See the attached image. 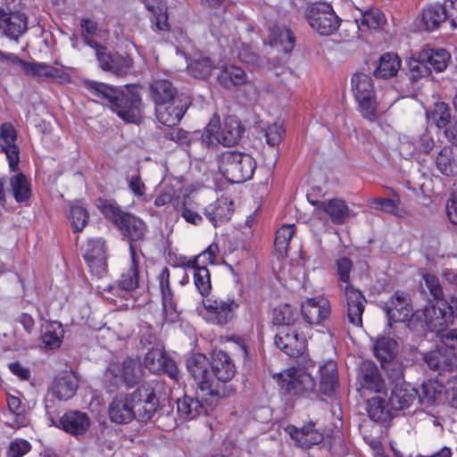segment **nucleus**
Instances as JSON below:
<instances>
[{"instance_id": "1", "label": "nucleus", "mask_w": 457, "mask_h": 457, "mask_svg": "<svg viewBox=\"0 0 457 457\" xmlns=\"http://www.w3.org/2000/svg\"><path fill=\"white\" fill-rule=\"evenodd\" d=\"M204 357L189 358L187 363L188 372L196 384L195 397L185 395L177 402V409L179 416L184 420H193L198 416L207 414L217 404L223 394L221 389L206 385L204 380Z\"/></svg>"}, {"instance_id": "2", "label": "nucleus", "mask_w": 457, "mask_h": 457, "mask_svg": "<svg viewBox=\"0 0 457 457\" xmlns=\"http://www.w3.org/2000/svg\"><path fill=\"white\" fill-rule=\"evenodd\" d=\"M86 87L96 96L108 100L112 110L127 122H137L140 117L141 97L137 92L121 93L119 89L97 81H87Z\"/></svg>"}, {"instance_id": "3", "label": "nucleus", "mask_w": 457, "mask_h": 457, "mask_svg": "<svg viewBox=\"0 0 457 457\" xmlns=\"http://www.w3.org/2000/svg\"><path fill=\"white\" fill-rule=\"evenodd\" d=\"M352 268L353 262L346 257L336 261L337 276L341 283L340 288L345 292L348 320L353 326L361 327L366 299L360 290L350 285Z\"/></svg>"}, {"instance_id": "4", "label": "nucleus", "mask_w": 457, "mask_h": 457, "mask_svg": "<svg viewBox=\"0 0 457 457\" xmlns=\"http://www.w3.org/2000/svg\"><path fill=\"white\" fill-rule=\"evenodd\" d=\"M245 133V127L235 116L226 117L220 122L218 115H213L202 134V141L207 146L221 145L230 147L238 144Z\"/></svg>"}, {"instance_id": "5", "label": "nucleus", "mask_w": 457, "mask_h": 457, "mask_svg": "<svg viewBox=\"0 0 457 457\" xmlns=\"http://www.w3.org/2000/svg\"><path fill=\"white\" fill-rule=\"evenodd\" d=\"M256 165L255 159L243 152L226 151L218 158L219 171L231 183H243L251 179Z\"/></svg>"}, {"instance_id": "6", "label": "nucleus", "mask_w": 457, "mask_h": 457, "mask_svg": "<svg viewBox=\"0 0 457 457\" xmlns=\"http://www.w3.org/2000/svg\"><path fill=\"white\" fill-rule=\"evenodd\" d=\"M96 205L106 218L119 227L123 236L129 241L137 242L145 238L147 226L142 219L120 210L113 204L104 199H98Z\"/></svg>"}, {"instance_id": "7", "label": "nucleus", "mask_w": 457, "mask_h": 457, "mask_svg": "<svg viewBox=\"0 0 457 457\" xmlns=\"http://www.w3.org/2000/svg\"><path fill=\"white\" fill-rule=\"evenodd\" d=\"M197 356L204 357L206 361L204 374L206 385L209 384L212 387L221 389L223 394L220 395V399L227 396L230 391L225 384L234 377L236 371L235 365L230 357L222 351L213 352L211 362L212 370L210 371V362L204 354L195 353L190 358Z\"/></svg>"}, {"instance_id": "8", "label": "nucleus", "mask_w": 457, "mask_h": 457, "mask_svg": "<svg viewBox=\"0 0 457 457\" xmlns=\"http://www.w3.org/2000/svg\"><path fill=\"white\" fill-rule=\"evenodd\" d=\"M351 84L361 115L368 120H376L380 103L377 99L371 77L364 73H355L352 77Z\"/></svg>"}, {"instance_id": "9", "label": "nucleus", "mask_w": 457, "mask_h": 457, "mask_svg": "<svg viewBox=\"0 0 457 457\" xmlns=\"http://www.w3.org/2000/svg\"><path fill=\"white\" fill-rule=\"evenodd\" d=\"M143 376L141 363L137 359L120 356L113 358L108 364L104 378L112 385H125L132 387Z\"/></svg>"}, {"instance_id": "10", "label": "nucleus", "mask_w": 457, "mask_h": 457, "mask_svg": "<svg viewBox=\"0 0 457 457\" xmlns=\"http://www.w3.org/2000/svg\"><path fill=\"white\" fill-rule=\"evenodd\" d=\"M281 394L291 396L303 395L311 393L315 387V380L302 367H290L274 375Z\"/></svg>"}, {"instance_id": "11", "label": "nucleus", "mask_w": 457, "mask_h": 457, "mask_svg": "<svg viewBox=\"0 0 457 457\" xmlns=\"http://www.w3.org/2000/svg\"><path fill=\"white\" fill-rule=\"evenodd\" d=\"M305 16L310 27L321 36H329L340 26V19L333 7L326 2L312 4L306 9Z\"/></svg>"}, {"instance_id": "12", "label": "nucleus", "mask_w": 457, "mask_h": 457, "mask_svg": "<svg viewBox=\"0 0 457 457\" xmlns=\"http://www.w3.org/2000/svg\"><path fill=\"white\" fill-rule=\"evenodd\" d=\"M237 308V303L231 298H207L203 300L196 312L208 323L224 325L232 320L233 312Z\"/></svg>"}, {"instance_id": "13", "label": "nucleus", "mask_w": 457, "mask_h": 457, "mask_svg": "<svg viewBox=\"0 0 457 457\" xmlns=\"http://www.w3.org/2000/svg\"><path fill=\"white\" fill-rule=\"evenodd\" d=\"M425 316L428 326L434 329L442 330L453 324L457 319V297L453 296L449 302H437L425 307Z\"/></svg>"}, {"instance_id": "14", "label": "nucleus", "mask_w": 457, "mask_h": 457, "mask_svg": "<svg viewBox=\"0 0 457 457\" xmlns=\"http://www.w3.org/2000/svg\"><path fill=\"white\" fill-rule=\"evenodd\" d=\"M132 396L135 420L141 422L150 420L158 406L154 387L150 384H144L132 392Z\"/></svg>"}, {"instance_id": "15", "label": "nucleus", "mask_w": 457, "mask_h": 457, "mask_svg": "<svg viewBox=\"0 0 457 457\" xmlns=\"http://www.w3.org/2000/svg\"><path fill=\"white\" fill-rule=\"evenodd\" d=\"M275 345L291 357L303 355L306 350V338L295 327H279L275 337Z\"/></svg>"}, {"instance_id": "16", "label": "nucleus", "mask_w": 457, "mask_h": 457, "mask_svg": "<svg viewBox=\"0 0 457 457\" xmlns=\"http://www.w3.org/2000/svg\"><path fill=\"white\" fill-rule=\"evenodd\" d=\"M233 47L237 52V57L246 65L253 68H267L269 70H275V75L280 76L287 72V68L283 65H279L278 60L270 62L269 59L259 56L253 50L252 46L241 42L239 39H235L233 42Z\"/></svg>"}, {"instance_id": "17", "label": "nucleus", "mask_w": 457, "mask_h": 457, "mask_svg": "<svg viewBox=\"0 0 457 457\" xmlns=\"http://www.w3.org/2000/svg\"><path fill=\"white\" fill-rule=\"evenodd\" d=\"M423 314H425V307L416 311L411 316L410 326L417 330L435 332L441 343L451 350L453 354H455L457 353V328L447 329V328H444L440 331L434 329L428 326L427 315Z\"/></svg>"}, {"instance_id": "18", "label": "nucleus", "mask_w": 457, "mask_h": 457, "mask_svg": "<svg viewBox=\"0 0 457 457\" xmlns=\"http://www.w3.org/2000/svg\"><path fill=\"white\" fill-rule=\"evenodd\" d=\"M385 311L388 317L389 323L391 322H408V327L417 332V330L410 326L411 316V306L410 298L407 294L403 292H395L391 296L390 300L386 303Z\"/></svg>"}, {"instance_id": "19", "label": "nucleus", "mask_w": 457, "mask_h": 457, "mask_svg": "<svg viewBox=\"0 0 457 457\" xmlns=\"http://www.w3.org/2000/svg\"><path fill=\"white\" fill-rule=\"evenodd\" d=\"M331 312L330 303L322 296L307 298L301 305L303 319L310 325H319L328 318Z\"/></svg>"}, {"instance_id": "20", "label": "nucleus", "mask_w": 457, "mask_h": 457, "mask_svg": "<svg viewBox=\"0 0 457 457\" xmlns=\"http://www.w3.org/2000/svg\"><path fill=\"white\" fill-rule=\"evenodd\" d=\"M144 363L152 373L163 372L168 374L170 378L178 379L179 370L175 361L160 348L149 350L145 354Z\"/></svg>"}, {"instance_id": "21", "label": "nucleus", "mask_w": 457, "mask_h": 457, "mask_svg": "<svg viewBox=\"0 0 457 457\" xmlns=\"http://www.w3.org/2000/svg\"><path fill=\"white\" fill-rule=\"evenodd\" d=\"M0 29L10 39L16 41L28 29L27 16L20 12H8L0 7Z\"/></svg>"}, {"instance_id": "22", "label": "nucleus", "mask_w": 457, "mask_h": 457, "mask_svg": "<svg viewBox=\"0 0 457 457\" xmlns=\"http://www.w3.org/2000/svg\"><path fill=\"white\" fill-rule=\"evenodd\" d=\"M317 215L326 213L334 224H344L349 218L354 215L353 212L338 198L328 201L312 202Z\"/></svg>"}, {"instance_id": "23", "label": "nucleus", "mask_w": 457, "mask_h": 457, "mask_svg": "<svg viewBox=\"0 0 457 457\" xmlns=\"http://www.w3.org/2000/svg\"><path fill=\"white\" fill-rule=\"evenodd\" d=\"M108 413L111 420L119 424H127L135 420L132 393L120 394L113 397Z\"/></svg>"}, {"instance_id": "24", "label": "nucleus", "mask_w": 457, "mask_h": 457, "mask_svg": "<svg viewBox=\"0 0 457 457\" xmlns=\"http://www.w3.org/2000/svg\"><path fill=\"white\" fill-rule=\"evenodd\" d=\"M96 57L102 70L120 77L127 75L132 68V59L128 56L111 54L104 48L96 50Z\"/></svg>"}, {"instance_id": "25", "label": "nucleus", "mask_w": 457, "mask_h": 457, "mask_svg": "<svg viewBox=\"0 0 457 457\" xmlns=\"http://www.w3.org/2000/svg\"><path fill=\"white\" fill-rule=\"evenodd\" d=\"M357 380L362 389L378 394H381L386 390V382L381 378L377 366L371 361H365L361 363Z\"/></svg>"}, {"instance_id": "26", "label": "nucleus", "mask_w": 457, "mask_h": 457, "mask_svg": "<svg viewBox=\"0 0 457 457\" xmlns=\"http://www.w3.org/2000/svg\"><path fill=\"white\" fill-rule=\"evenodd\" d=\"M83 256L91 271L101 275L105 271L106 258L104 243L102 239H91L83 246Z\"/></svg>"}, {"instance_id": "27", "label": "nucleus", "mask_w": 457, "mask_h": 457, "mask_svg": "<svg viewBox=\"0 0 457 457\" xmlns=\"http://www.w3.org/2000/svg\"><path fill=\"white\" fill-rule=\"evenodd\" d=\"M286 432L294 440L295 445L301 448H309L322 442L323 434L315 428L314 423L310 422L298 428L294 425L285 428Z\"/></svg>"}, {"instance_id": "28", "label": "nucleus", "mask_w": 457, "mask_h": 457, "mask_svg": "<svg viewBox=\"0 0 457 457\" xmlns=\"http://www.w3.org/2000/svg\"><path fill=\"white\" fill-rule=\"evenodd\" d=\"M0 137L3 140L0 148L6 155L9 167L11 170H16L20 161V151L15 145L17 133L12 124L5 122L1 125Z\"/></svg>"}, {"instance_id": "29", "label": "nucleus", "mask_w": 457, "mask_h": 457, "mask_svg": "<svg viewBox=\"0 0 457 457\" xmlns=\"http://www.w3.org/2000/svg\"><path fill=\"white\" fill-rule=\"evenodd\" d=\"M7 409L0 413V420L12 428H20L28 424L25 407L19 397L8 395Z\"/></svg>"}, {"instance_id": "30", "label": "nucleus", "mask_w": 457, "mask_h": 457, "mask_svg": "<svg viewBox=\"0 0 457 457\" xmlns=\"http://www.w3.org/2000/svg\"><path fill=\"white\" fill-rule=\"evenodd\" d=\"M445 3L430 4L422 9L420 14V27L426 31H434L447 21Z\"/></svg>"}, {"instance_id": "31", "label": "nucleus", "mask_w": 457, "mask_h": 457, "mask_svg": "<svg viewBox=\"0 0 457 457\" xmlns=\"http://www.w3.org/2000/svg\"><path fill=\"white\" fill-rule=\"evenodd\" d=\"M59 423L65 432L77 436L84 435L87 431L91 420L86 412L71 411L61 417Z\"/></svg>"}, {"instance_id": "32", "label": "nucleus", "mask_w": 457, "mask_h": 457, "mask_svg": "<svg viewBox=\"0 0 457 457\" xmlns=\"http://www.w3.org/2000/svg\"><path fill=\"white\" fill-rule=\"evenodd\" d=\"M417 396L418 391L414 386L409 383L401 382L392 388L388 400L394 411H402L409 408Z\"/></svg>"}, {"instance_id": "33", "label": "nucleus", "mask_w": 457, "mask_h": 457, "mask_svg": "<svg viewBox=\"0 0 457 457\" xmlns=\"http://www.w3.org/2000/svg\"><path fill=\"white\" fill-rule=\"evenodd\" d=\"M159 284L162 293V311L164 319L169 322H174L178 317L176 303L173 300V294L170 288V271L168 269H163L159 275Z\"/></svg>"}, {"instance_id": "34", "label": "nucleus", "mask_w": 457, "mask_h": 457, "mask_svg": "<svg viewBox=\"0 0 457 457\" xmlns=\"http://www.w3.org/2000/svg\"><path fill=\"white\" fill-rule=\"evenodd\" d=\"M141 252L137 253L132 244L129 245V267L121 273L119 286L126 291H132L138 286V262Z\"/></svg>"}, {"instance_id": "35", "label": "nucleus", "mask_w": 457, "mask_h": 457, "mask_svg": "<svg viewBox=\"0 0 457 457\" xmlns=\"http://www.w3.org/2000/svg\"><path fill=\"white\" fill-rule=\"evenodd\" d=\"M357 11L360 12V17H355L354 22L350 25L358 30L361 29V27L377 29L382 28L386 23L383 12L378 8H373L372 4H368L363 9L360 8Z\"/></svg>"}, {"instance_id": "36", "label": "nucleus", "mask_w": 457, "mask_h": 457, "mask_svg": "<svg viewBox=\"0 0 457 457\" xmlns=\"http://www.w3.org/2000/svg\"><path fill=\"white\" fill-rule=\"evenodd\" d=\"M78 385V378L71 372H65L54 378L52 393L59 400L66 401L75 395Z\"/></svg>"}, {"instance_id": "37", "label": "nucleus", "mask_w": 457, "mask_h": 457, "mask_svg": "<svg viewBox=\"0 0 457 457\" xmlns=\"http://www.w3.org/2000/svg\"><path fill=\"white\" fill-rule=\"evenodd\" d=\"M154 105L156 119L160 123L168 127L177 125L185 113V109L179 101Z\"/></svg>"}, {"instance_id": "38", "label": "nucleus", "mask_w": 457, "mask_h": 457, "mask_svg": "<svg viewBox=\"0 0 457 457\" xmlns=\"http://www.w3.org/2000/svg\"><path fill=\"white\" fill-rule=\"evenodd\" d=\"M233 203L227 197L219 198L204 209V214L214 227L228 221L233 212Z\"/></svg>"}, {"instance_id": "39", "label": "nucleus", "mask_w": 457, "mask_h": 457, "mask_svg": "<svg viewBox=\"0 0 457 457\" xmlns=\"http://www.w3.org/2000/svg\"><path fill=\"white\" fill-rule=\"evenodd\" d=\"M150 96L154 104L177 102V90L167 79H154L149 85Z\"/></svg>"}, {"instance_id": "40", "label": "nucleus", "mask_w": 457, "mask_h": 457, "mask_svg": "<svg viewBox=\"0 0 457 457\" xmlns=\"http://www.w3.org/2000/svg\"><path fill=\"white\" fill-rule=\"evenodd\" d=\"M393 408L389 400L381 395L374 396L367 402V412L370 418L375 421L385 422L393 418Z\"/></svg>"}, {"instance_id": "41", "label": "nucleus", "mask_w": 457, "mask_h": 457, "mask_svg": "<svg viewBox=\"0 0 457 457\" xmlns=\"http://www.w3.org/2000/svg\"><path fill=\"white\" fill-rule=\"evenodd\" d=\"M24 72L28 75L41 79H62L64 72L61 68H57L45 62H27L24 63Z\"/></svg>"}, {"instance_id": "42", "label": "nucleus", "mask_w": 457, "mask_h": 457, "mask_svg": "<svg viewBox=\"0 0 457 457\" xmlns=\"http://www.w3.org/2000/svg\"><path fill=\"white\" fill-rule=\"evenodd\" d=\"M438 170L445 176H457V149L445 146L436 160Z\"/></svg>"}, {"instance_id": "43", "label": "nucleus", "mask_w": 457, "mask_h": 457, "mask_svg": "<svg viewBox=\"0 0 457 457\" xmlns=\"http://www.w3.org/2000/svg\"><path fill=\"white\" fill-rule=\"evenodd\" d=\"M218 80L222 86L230 87L246 83L248 77L240 67L224 65L221 67L220 74L218 75Z\"/></svg>"}, {"instance_id": "44", "label": "nucleus", "mask_w": 457, "mask_h": 457, "mask_svg": "<svg viewBox=\"0 0 457 457\" xmlns=\"http://www.w3.org/2000/svg\"><path fill=\"white\" fill-rule=\"evenodd\" d=\"M269 44L279 47L281 52L288 53L293 49L294 37L287 28L275 26L270 29Z\"/></svg>"}, {"instance_id": "45", "label": "nucleus", "mask_w": 457, "mask_h": 457, "mask_svg": "<svg viewBox=\"0 0 457 457\" xmlns=\"http://www.w3.org/2000/svg\"><path fill=\"white\" fill-rule=\"evenodd\" d=\"M10 188L12 196L17 203H23L31 195V184L22 173L12 176L9 179Z\"/></svg>"}, {"instance_id": "46", "label": "nucleus", "mask_w": 457, "mask_h": 457, "mask_svg": "<svg viewBox=\"0 0 457 457\" xmlns=\"http://www.w3.org/2000/svg\"><path fill=\"white\" fill-rule=\"evenodd\" d=\"M420 402L425 404H432L445 400V386L436 380H428L421 386V394L418 393Z\"/></svg>"}, {"instance_id": "47", "label": "nucleus", "mask_w": 457, "mask_h": 457, "mask_svg": "<svg viewBox=\"0 0 457 457\" xmlns=\"http://www.w3.org/2000/svg\"><path fill=\"white\" fill-rule=\"evenodd\" d=\"M420 58L430 65L436 72L443 71L450 60L449 53L443 49H424L420 53Z\"/></svg>"}, {"instance_id": "48", "label": "nucleus", "mask_w": 457, "mask_h": 457, "mask_svg": "<svg viewBox=\"0 0 457 457\" xmlns=\"http://www.w3.org/2000/svg\"><path fill=\"white\" fill-rule=\"evenodd\" d=\"M338 383L337 368L334 361H328L320 368V389L323 394L332 395Z\"/></svg>"}, {"instance_id": "49", "label": "nucleus", "mask_w": 457, "mask_h": 457, "mask_svg": "<svg viewBox=\"0 0 457 457\" xmlns=\"http://www.w3.org/2000/svg\"><path fill=\"white\" fill-rule=\"evenodd\" d=\"M400 67L401 60L398 55L393 53H386L380 57L375 75L383 79L391 78L397 74Z\"/></svg>"}, {"instance_id": "50", "label": "nucleus", "mask_w": 457, "mask_h": 457, "mask_svg": "<svg viewBox=\"0 0 457 457\" xmlns=\"http://www.w3.org/2000/svg\"><path fill=\"white\" fill-rule=\"evenodd\" d=\"M145 7L151 12L155 19V25L159 30H168L167 7L162 0H145Z\"/></svg>"}, {"instance_id": "51", "label": "nucleus", "mask_w": 457, "mask_h": 457, "mask_svg": "<svg viewBox=\"0 0 457 457\" xmlns=\"http://www.w3.org/2000/svg\"><path fill=\"white\" fill-rule=\"evenodd\" d=\"M63 333V328L59 322L54 321L47 324L42 336L45 347L48 349L58 348L62 344Z\"/></svg>"}, {"instance_id": "52", "label": "nucleus", "mask_w": 457, "mask_h": 457, "mask_svg": "<svg viewBox=\"0 0 457 457\" xmlns=\"http://www.w3.org/2000/svg\"><path fill=\"white\" fill-rule=\"evenodd\" d=\"M396 342L388 337H379L374 344L373 349L376 357L381 361H390L395 353Z\"/></svg>"}, {"instance_id": "53", "label": "nucleus", "mask_w": 457, "mask_h": 457, "mask_svg": "<svg viewBox=\"0 0 457 457\" xmlns=\"http://www.w3.org/2000/svg\"><path fill=\"white\" fill-rule=\"evenodd\" d=\"M295 235V225H283L276 232L275 249L280 256L287 254L290 240Z\"/></svg>"}, {"instance_id": "54", "label": "nucleus", "mask_w": 457, "mask_h": 457, "mask_svg": "<svg viewBox=\"0 0 457 457\" xmlns=\"http://www.w3.org/2000/svg\"><path fill=\"white\" fill-rule=\"evenodd\" d=\"M190 74L198 79H206L210 76L213 64L208 57L198 56L187 65Z\"/></svg>"}, {"instance_id": "55", "label": "nucleus", "mask_w": 457, "mask_h": 457, "mask_svg": "<svg viewBox=\"0 0 457 457\" xmlns=\"http://www.w3.org/2000/svg\"><path fill=\"white\" fill-rule=\"evenodd\" d=\"M372 209L386 213L399 215L400 197L395 195L394 198L375 197L369 201Z\"/></svg>"}, {"instance_id": "56", "label": "nucleus", "mask_w": 457, "mask_h": 457, "mask_svg": "<svg viewBox=\"0 0 457 457\" xmlns=\"http://www.w3.org/2000/svg\"><path fill=\"white\" fill-rule=\"evenodd\" d=\"M194 283L202 296L207 295L212 288L211 275L204 266H196L193 272Z\"/></svg>"}, {"instance_id": "57", "label": "nucleus", "mask_w": 457, "mask_h": 457, "mask_svg": "<svg viewBox=\"0 0 457 457\" xmlns=\"http://www.w3.org/2000/svg\"><path fill=\"white\" fill-rule=\"evenodd\" d=\"M428 117L431 120V121L434 122L438 128H446L449 122L452 121L450 120V109L448 105L445 103L435 104L433 109L428 114Z\"/></svg>"}, {"instance_id": "58", "label": "nucleus", "mask_w": 457, "mask_h": 457, "mask_svg": "<svg viewBox=\"0 0 457 457\" xmlns=\"http://www.w3.org/2000/svg\"><path fill=\"white\" fill-rule=\"evenodd\" d=\"M82 36L84 37L87 45L96 49V51L101 48L97 43L93 40L88 39L91 37H98L100 36L101 29L98 27L96 21L92 19L85 18L80 21Z\"/></svg>"}, {"instance_id": "59", "label": "nucleus", "mask_w": 457, "mask_h": 457, "mask_svg": "<svg viewBox=\"0 0 457 457\" xmlns=\"http://www.w3.org/2000/svg\"><path fill=\"white\" fill-rule=\"evenodd\" d=\"M295 313L289 304L276 307L273 311V321L280 327L292 326Z\"/></svg>"}, {"instance_id": "60", "label": "nucleus", "mask_w": 457, "mask_h": 457, "mask_svg": "<svg viewBox=\"0 0 457 457\" xmlns=\"http://www.w3.org/2000/svg\"><path fill=\"white\" fill-rule=\"evenodd\" d=\"M70 219L75 232L81 231L86 226L88 219L87 210L79 204L71 207Z\"/></svg>"}, {"instance_id": "61", "label": "nucleus", "mask_w": 457, "mask_h": 457, "mask_svg": "<svg viewBox=\"0 0 457 457\" xmlns=\"http://www.w3.org/2000/svg\"><path fill=\"white\" fill-rule=\"evenodd\" d=\"M182 217L189 223L198 224L202 221L201 215L197 212L198 204L190 197H185L182 202Z\"/></svg>"}, {"instance_id": "62", "label": "nucleus", "mask_w": 457, "mask_h": 457, "mask_svg": "<svg viewBox=\"0 0 457 457\" xmlns=\"http://www.w3.org/2000/svg\"><path fill=\"white\" fill-rule=\"evenodd\" d=\"M266 142L270 146L279 144L284 134V128L279 122H274L263 129Z\"/></svg>"}, {"instance_id": "63", "label": "nucleus", "mask_w": 457, "mask_h": 457, "mask_svg": "<svg viewBox=\"0 0 457 457\" xmlns=\"http://www.w3.org/2000/svg\"><path fill=\"white\" fill-rule=\"evenodd\" d=\"M426 62L420 58V55L417 59H410L408 62V67L411 79L416 80L419 78L428 76L429 74V71Z\"/></svg>"}, {"instance_id": "64", "label": "nucleus", "mask_w": 457, "mask_h": 457, "mask_svg": "<svg viewBox=\"0 0 457 457\" xmlns=\"http://www.w3.org/2000/svg\"><path fill=\"white\" fill-rule=\"evenodd\" d=\"M445 400L457 408V375L450 378L445 385Z\"/></svg>"}]
</instances>
